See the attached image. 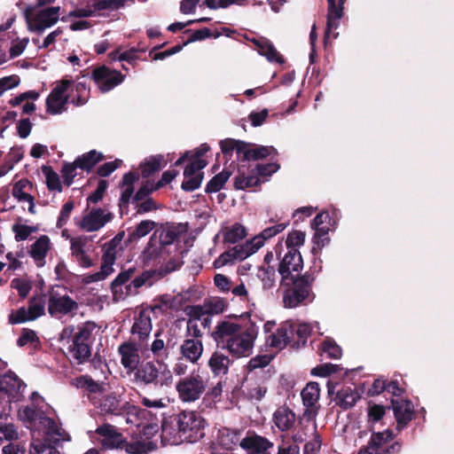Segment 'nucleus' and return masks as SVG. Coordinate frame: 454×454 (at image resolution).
Instances as JSON below:
<instances>
[{
	"label": "nucleus",
	"instance_id": "1",
	"mask_svg": "<svg viewBox=\"0 0 454 454\" xmlns=\"http://www.w3.org/2000/svg\"><path fill=\"white\" fill-rule=\"evenodd\" d=\"M205 419L194 411H183L171 415L161 424V443L179 445L196 442L205 436Z\"/></svg>",
	"mask_w": 454,
	"mask_h": 454
},
{
	"label": "nucleus",
	"instance_id": "2",
	"mask_svg": "<svg viewBox=\"0 0 454 454\" xmlns=\"http://www.w3.org/2000/svg\"><path fill=\"white\" fill-rule=\"evenodd\" d=\"M302 267V258L298 249L288 250L278 265L282 283L287 286H299L301 284L309 286L313 280L309 275L300 277Z\"/></svg>",
	"mask_w": 454,
	"mask_h": 454
},
{
	"label": "nucleus",
	"instance_id": "3",
	"mask_svg": "<svg viewBox=\"0 0 454 454\" xmlns=\"http://www.w3.org/2000/svg\"><path fill=\"white\" fill-rule=\"evenodd\" d=\"M258 330L254 324L242 330L226 341H222V348H224L233 358L247 357L252 355Z\"/></svg>",
	"mask_w": 454,
	"mask_h": 454
},
{
	"label": "nucleus",
	"instance_id": "4",
	"mask_svg": "<svg viewBox=\"0 0 454 454\" xmlns=\"http://www.w3.org/2000/svg\"><path fill=\"white\" fill-rule=\"evenodd\" d=\"M371 438L367 445L360 448L357 454H398L402 450V443L398 441L391 442L395 439L392 430L374 432L372 429Z\"/></svg>",
	"mask_w": 454,
	"mask_h": 454
},
{
	"label": "nucleus",
	"instance_id": "5",
	"mask_svg": "<svg viewBox=\"0 0 454 454\" xmlns=\"http://www.w3.org/2000/svg\"><path fill=\"white\" fill-rule=\"evenodd\" d=\"M99 409L104 415L121 416L124 414H137L140 416L145 411L130 404L129 402H122L121 396L116 393H110L101 399Z\"/></svg>",
	"mask_w": 454,
	"mask_h": 454
},
{
	"label": "nucleus",
	"instance_id": "6",
	"mask_svg": "<svg viewBox=\"0 0 454 454\" xmlns=\"http://www.w3.org/2000/svg\"><path fill=\"white\" fill-rule=\"evenodd\" d=\"M179 398L185 403L194 402L201 396L206 390V384L199 373L182 378L176 385Z\"/></svg>",
	"mask_w": 454,
	"mask_h": 454
},
{
	"label": "nucleus",
	"instance_id": "7",
	"mask_svg": "<svg viewBox=\"0 0 454 454\" xmlns=\"http://www.w3.org/2000/svg\"><path fill=\"white\" fill-rule=\"evenodd\" d=\"M91 236L80 235L69 239L71 255L82 268H90L93 265L90 253L95 250Z\"/></svg>",
	"mask_w": 454,
	"mask_h": 454
},
{
	"label": "nucleus",
	"instance_id": "8",
	"mask_svg": "<svg viewBox=\"0 0 454 454\" xmlns=\"http://www.w3.org/2000/svg\"><path fill=\"white\" fill-rule=\"evenodd\" d=\"M26 387L25 382L12 371L0 374V395L5 396L11 403L23 398Z\"/></svg>",
	"mask_w": 454,
	"mask_h": 454
},
{
	"label": "nucleus",
	"instance_id": "9",
	"mask_svg": "<svg viewBox=\"0 0 454 454\" xmlns=\"http://www.w3.org/2000/svg\"><path fill=\"white\" fill-rule=\"evenodd\" d=\"M72 85V81L61 80L56 83L46 99L47 112L51 114H59L67 110V104L69 99L67 93Z\"/></svg>",
	"mask_w": 454,
	"mask_h": 454
},
{
	"label": "nucleus",
	"instance_id": "10",
	"mask_svg": "<svg viewBox=\"0 0 454 454\" xmlns=\"http://www.w3.org/2000/svg\"><path fill=\"white\" fill-rule=\"evenodd\" d=\"M114 219V214L101 207L91 208L77 223V226L83 231L94 232L102 229Z\"/></svg>",
	"mask_w": 454,
	"mask_h": 454
},
{
	"label": "nucleus",
	"instance_id": "11",
	"mask_svg": "<svg viewBox=\"0 0 454 454\" xmlns=\"http://www.w3.org/2000/svg\"><path fill=\"white\" fill-rule=\"evenodd\" d=\"M59 6L43 9L33 17H27L28 29L32 32L42 33L46 28L56 24L59 19Z\"/></svg>",
	"mask_w": 454,
	"mask_h": 454
},
{
	"label": "nucleus",
	"instance_id": "12",
	"mask_svg": "<svg viewBox=\"0 0 454 454\" xmlns=\"http://www.w3.org/2000/svg\"><path fill=\"white\" fill-rule=\"evenodd\" d=\"M396 421V430L402 431L415 418V410L411 401L408 399H391V405Z\"/></svg>",
	"mask_w": 454,
	"mask_h": 454
},
{
	"label": "nucleus",
	"instance_id": "13",
	"mask_svg": "<svg viewBox=\"0 0 454 454\" xmlns=\"http://www.w3.org/2000/svg\"><path fill=\"white\" fill-rule=\"evenodd\" d=\"M90 335V330L82 328L73 338V343L69 348V351L78 364L85 363L91 356L89 345Z\"/></svg>",
	"mask_w": 454,
	"mask_h": 454
},
{
	"label": "nucleus",
	"instance_id": "14",
	"mask_svg": "<svg viewBox=\"0 0 454 454\" xmlns=\"http://www.w3.org/2000/svg\"><path fill=\"white\" fill-rule=\"evenodd\" d=\"M273 442L269 439L257 434L254 431H248L246 437L239 442L240 448L247 454H270L268 450L273 448Z\"/></svg>",
	"mask_w": 454,
	"mask_h": 454
},
{
	"label": "nucleus",
	"instance_id": "15",
	"mask_svg": "<svg viewBox=\"0 0 454 454\" xmlns=\"http://www.w3.org/2000/svg\"><path fill=\"white\" fill-rule=\"evenodd\" d=\"M206 166L207 162L202 159L192 160L184 171L182 188L189 192L199 188L203 178V173L201 170Z\"/></svg>",
	"mask_w": 454,
	"mask_h": 454
},
{
	"label": "nucleus",
	"instance_id": "16",
	"mask_svg": "<svg viewBox=\"0 0 454 454\" xmlns=\"http://www.w3.org/2000/svg\"><path fill=\"white\" fill-rule=\"evenodd\" d=\"M96 434L102 437L100 443L104 449H123L126 438L117 431L114 426L104 424L96 429Z\"/></svg>",
	"mask_w": 454,
	"mask_h": 454
},
{
	"label": "nucleus",
	"instance_id": "17",
	"mask_svg": "<svg viewBox=\"0 0 454 454\" xmlns=\"http://www.w3.org/2000/svg\"><path fill=\"white\" fill-rule=\"evenodd\" d=\"M92 77L102 91H108L123 81V75L115 70H110L106 67L96 68L92 72Z\"/></svg>",
	"mask_w": 454,
	"mask_h": 454
},
{
	"label": "nucleus",
	"instance_id": "18",
	"mask_svg": "<svg viewBox=\"0 0 454 454\" xmlns=\"http://www.w3.org/2000/svg\"><path fill=\"white\" fill-rule=\"evenodd\" d=\"M292 322L286 320L283 322L274 333H271L267 336L266 343L270 348H274L278 350H282L287 346L292 348Z\"/></svg>",
	"mask_w": 454,
	"mask_h": 454
},
{
	"label": "nucleus",
	"instance_id": "19",
	"mask_svg": "<svg viewBox=\"0 0 454 454\" xmlns=\"http://www.w3.org/2000/svg\"><path fill=\"white\" fill-rule=\"evenodd\" d=\"M244 314L238 317L235 314H230L227 320L218 322L215 331L212 333L214 340L216 342L217 347L222 346V341H226L229 338L235 336L242 331V327L239 324L231 321V318L242 317Z\"/></svg>",
	"mask_w": 454,
	"mask_h": 454
},
{
	"label": "nucleus",
	"instance_id": "20",
	"mask_svg": "<svg viewBox=\"0 0 454 454\" xmlns=\"http://www.w3.org/2000/svg\"><path fill=\"white\" fill-rule=\"evenodd\" d=\"M302 403L306 407L304 417L316 418L318 411L317 402L320 396L319 385L317 382H309L301 392Z\"/></svg>",
	"mask_w": 454,
	"mask_h": 454
},
{
	"label": "nucleus",
	"instance_id": "21",
	"mask_svg": "<svg viewBox=\"0 0 454 454\" xmlns=\"http://www.w3.org/2000/svg\"><path fill=\"white\" fill-rule=\"evenodd\" d=\"M227 351L221 347H217L208 359L207 365L215 377L228 374L230 366L233 364V359L230 358Z\"/></svg>",
	"mask_w": 454,
	"mask_h": 454
},
{
	"label": "nucleus",
	"instance_id": "22",
	"mask_svg": "<svg viewBox=\"0 0 454 454\" xmlns=\"http://www.w3.org/2000/svg\"><path fill=\"white\" fill-rule=\"evenodd\" d=\"M51 249V242L47 235H41L27 248V254L38 268L46 264V257Z\"/></svg>",
	"mask_w": 454,
	"mask_h": 454
},
{
	"label": "nucleus",
	"instance_id": "23",
	"mask_svg": "<svg viewBox=\"0 0 454 454\" xmlns=\"http://www.w3.org/2000/svg\"><path fill=\"white\" fill-rule=\"evenodd\" d=\"M134 377L137 383L143 385H158L159 369L153 362H143L134 371Z\"/></svg>",
	"mask_w": 454,
	"mask_h": 454
},
{
	"label": "nucleus",
	"instance_id": "24",
	"mask_svg": "<svg viewBox=\"0 0 454 454\" xmlns=\"http://www.w3.org/2000/svg\"><path fill=\"white\" fill-rule=\"evenodd\" d=\"M121 363L125 369L134 372L139 364L138 349L134 343L123 342L118 348Z\"/></svg>",
	"mask_w": 454,
	"mask_h": 454
},
{
	"label": "nucleus",
	"instance_id": "25",
	"mask_svg": "<svg viewBox=\"0 0 454 454\" xmlns=\"http://www.w3.org/2000/svg\"><path fill=\"white\" fill-rule=\"evenodd\" d=\"M295 421V413L286 405L279 406L273 414V422L282 432L291 430Z\"/></svg>",
	"mask_w": 454,
	"mask_h": 454
},
{
	"label": "nucleus",
	"instance_id": "26",
	"mask_svg": "<svg viewBox=\"0 0 454 454\" xmlns=\"http://www.w3.org/2000/svg\"><path fill=\"white\" fill-rule=\"evenodd\" d=\"M345 0H327V22L325 36H328L332 29L339 27V21L343 16V4Z\"/></svg>",
	"mask_w": 454,
	"mask_h": 454
},
{
	"label": "nucleus",
	"instance_id": "27",
	"mask_svg": "<svg viewBox=\"0 0 454 454\" xmlns=\"http://www.w3.org/2000/svg\"><path fill=\"white\" fill-rule=\"evenodd\" d=\"M203 349L202 341L199 339H186L180 347L182 356L192 364L198 362Z\"/></svg>",
	"mask_w": 454,
	"mask_h": 454
},
{
	"label": "nucleus",
	"instance_id": "28",
	"mask_svg": "<svg viewBox=\"0 0 454 454\" xmlns=\"http://www.w3.org/2000/svg\"><path fill=\"white\" fill-rule=\"evenodd\" d=\"M49 312H71L78 309L77 303L69 296L53 294L49 299Z\"/></svg>",
	"mask_w": 454,
	"mask_h": 454
},
{
	"label": "nucleus",
	"instance_id": "29",
	"mask_svg": "<svg viewBox=\"0 0 454 454\" xmlns=\"http://www.w3.org/2000/svg\"><path fill=\"white\" fill-rule=\"evenodd\" d=\"M138 176L134 173L125 174L121 182V195L120 198L119 206L121 208L127 207L134 193V184L137 181Z\"/></svg>",
	"mask_w": 454,
	"mask_h": 454
},
{
	"label": "nucleus",
	"instance_id": "30",
	"mask_svg": "<svg viewBox=\"0 0 454 454\" xmlns=\"http://www.w3.org/2000/svg\"><path fill=\"white\" fill-rule=\"evenodd\" d=\"M156 448L157 445L152 441H143L140 438H136L132 442H128L125 439L122 450H124L128 454H148Z\"/></svg>",
	"mask_w": 454,
	"mask_h": 454
},
{
	"label": "nucleus",
	"instance_id": "31",
	"mask_svg": "<svg viewBox=\"0 0 454 454\" xmlns=\"http://www.w3.org/2000/svg\"><path fill=\"white\" fill-rule=\"evenodd\" d=\"M292 348H300L301 347H304L307 343L308 337L311 333L310 326L307 324L296 325L292 323Z\"/></svg>",
	"mask_w": 454,
	"mask_h": 454
},
{
	"label": "nucleus",
	"instance_id": "32",
	"mask_svg": "<svg viewBox=\"0 0 454 454\" xmlns=\"http://www.w3.org/2000/svg\"><path fill=\"white\" fill-rule=\"evenodd\" d=\"M18 414L20 419L31 425L41 423L45 415L38 403H36V405H27L20 408Z\"/></svg>",
	"mask_w": 454,
	"mask_h": 454
},
{
	"label": "nucleus",
	"instance_id": "33",
	"mask_svg": "<svg viewBox=\"0 0 454 454\" xmlns=\"http://www.w3.org/2000/svg\"><path fill=\"white\" fill-rule=\"evenodd\" d=\"M241 431L239 429H231L223 427L219 430V444L225 450H232L235 445L240 442Z\"/></svg>",
	"mask_w": 454,
	"mask_h": 454
},
{
	"label": "nucleus",
	"instance_id": "34",
	"mask_svg": "<svg viewBox=\"0 0 454 454\" xmlns=\"http://www.w3.org/2000/svg\"><path fill=\"white\" fill-rule=\"evenodd\" d=\"M73 385L91 394L103 393L105 391L104 384L94 380L89 375L76 377L73 381Z\"/></svg>",
	"mask_w": 454,
	"mask_h": 454
},
{
	"label": "nucleus",
	"instance_id": "35",
	"mask_svg": "<svg viewBox=\"0 0 454 454\" xmlns=\"http://www.w3.org/2000/svg\"><path fill=\"white\" fill-rule=\"evenodd\" d=\"M309 286H307L306 284H301L299 286H294V290L285 295V306L287 308L296 307L309 295Z\"/></svg>",
	"mask_w": 454,
	"mask_h": 454
},
{
	"label": "nucleus",
	"instance_id": "36",
	"mask_svg": "<svg viewBox=\"0 0 454 454\" xmlns=\"http://www.w3.org/2000/svg\"><path fill=\"white\" fill-rule=\"evenodd\" d=\"M152 330V322L148 314H138L135 317V322L131 327L133 334H138L140 340H145L148 337Z\"/></svg>",
	"mask_w": 454,
	"mask_h": 454
},
{
	"label": "nucleus",
	"instance_id": "37",
	"mask_svg": "<svg viewBox=\"0 0 454 454\" xmlns=\"http://www.w3.org/2000/svg\"><path fill=\"white\" fill-rule=\"evenodd\" d=\"M254 43L256 44L259 53L265 56L268 60L278 63L283 62L282 57L269 40L266 38H261L259 40H254Z\"/></svg>",
	"mask_w": 454,
	"mask_h": 454
},
{
	"label": "nucleus",
	"instance_id": "38",
	"mask_svg": "<svg viewBox=\"0 0 454 454\" xmlns=\"http://www.w3.org/2000/svg\"><path fill=\"white\" fill-rule=\"evenodd\" d=\"M144 254L148 259L160 258L166 260L165 255L169 254V249L160 240L152 237L145 247Z\"/></svg>",
	"mask_w": 454,
	"mask_h": 454
},
{
	"label": "nucleus",
	"instance_id": "39",
	"mask_svg": "<svg viewBox=\"0 0 454 454\" xmlns=\"http://www.w3.org/2000/svg\"><path fill=\"white\" fill-rule=\"evenodd\" d=\"M323 359H339L341 357L342 350L340 347L332 339H326L321 343L318 350Z\"/></svg>",
	"mask_w": 454,
	"mask_h": 454
},
{
	"label": "nucleus",
	"instance_id": "40",
	"mask_svg": "<svg viewBox=\"0 0 454 454\" xmlns=\"http://www.w3.org/2000/svg\"><path fill=\"white\" fill-rule=\"evenodd\" d=\"M359 397L358 393L350 387L342 388L337 393V403L344 410H348L356 404Z\"/></svg>",
	"mask_w": 454,
	"mask_h": 454
},
{
	"label": "nucleus",
	"instance_id": "41",
	"mask_svg": "<svg viewBox=\"0 0 454 454\" xmlns=\"http://www.w3.org/2000/svg\"><path fill=\"white\" fill-rule=\"evenodd\" d=\"M224 242L234 244L246 237V229L240 223L225 227L223 231Z\"/></svg>",
	"mask_w": 454,
	"mask_h": 454
},
{
	"label": "nucleus",
	"instance_id": "42",
	"mask_svg": "<svg viewBox=\"0 0 454 454\" xmlns=\"http://www.w3.org/2000/svg\"><path fill=\"white\" fill-rule=\"evenodd\" d=\"M260 247H257V244L254 241V238L246 244L234 247L231 250H230V254L232 255V258L235 260L242 261L248 257L249 255L254 254Z\"/></svg>",
	"mask_w": 454,
	"mask_h": 454
},
{
	"label": "nucleus",
	"instance_id": "43",
	"mask_svg": "<svg viewBox=\"0 0 454 454\" xmlns=\"http://www.w3.org/2000/svg\"><path fill=\"white\" fill-rule=\"evenodd\" d=\"M184 231L185 228L181 224L166 226L160 232V240L167 247Z\"/></svg>",
	"mask_w": 454,
	"mask_h": 454
},
{
	"label": "nucleus",
	"instance_id": "44",
	"mask_svg": "<svg viewBox=\"0 0 454 454\" xmlns=\"http://www.w3.org/2000/svg\"><path fill=\"white\" fill-rule=\"evenodd\" d=\"M171 254H172V252L169 250V254L165 255L166 260H162L164 265H163L161 270L165 274H168L174 270H176L184 263L182 252H179L176 249H174V254L171 255Z\"/></svg>",
	"mask_w": 454,
	"mask_h": 454
},
{
	"label": "nucleus",
	"instance_id": "45",
	"mask_svg": "<svg viewBox=\"0 0 454 454\" xmlns=\"http://www.w3.org/2000/svg\"><path fill=\"white\" fill-rule=\"evenodd\" d=\"M122 237L123 234L119 233L113 239L103 246L102 260L115 262L117 248L121 245Z\"/></svg>",
	"mask_w": 454,
	"mask_h": 454
},
{
	"label": "nucleus",
	"instance_id": "46",
	"mask_svg": "<svg viewBox=\"0 0 454 454\" xmlns=\"http://www.w3.org/2000/svg\"><path fill=\"white\" fill-rule=\"evenodd\" d=\"M287 225L288 223H283L264 229L259 235L254 237V241L257 244V247H262L266 239L282 232L287 227Z\"/></svg>",
	"mask_w": 454,
	"mask_h": 454
},
{
	"label": "nucleus",
	"instance_id": "47",
	"mask_svg": "<svg viewBox=\"0 0 454 454\" xmlns=\"http://www.w3.org/2000/svg\"><path fill=\"white\" fill-rule=\"evenodd\" d=\"M102 154L98 153L96 150H92L76 160L77 166L85 170L91 169L100 160Z\"/></svg>",
	"mask_w": 454,
	"mask_h": 454
},
{
	"label": "nucleus",
	"instance_id": "48",
	"mask_svg": "<svg viewBox=\"0 0 454 454\" xmlns=\"http://www.w3.org/2000/svg\"><path fill=\"white\" fill-rule=\"evenodd\" d=\"M27 344H31L35 349L41 348V341L35 332L28 328H23L17 340V345L19 347H24Z\"/></svg>",
	"mask_w": 454,
	"mask_h": 454
},
{
	"label": "nucleus",
	"instance_id": "49",
	"mask_svg": "<svg viewBox=\"0 0 454 454\" xmlns=\"http://www.w3.org/2000/svg\"><path fill=\"white\" fill-rule=\"evenodd\" d=\"M260 183L259 177L255 175L253 170V174L245 175L244 173H239L234 179V186L236 189L244 190L248 187H254L258 185Z\"/></svg>",
	"mask_w": 454,
	"mask_h": 454
},
{
	"label": "nucleus",
	"instance_id": "50",
	"mask_svg": "<svg viewBox=\"0 0 454 454\" xmlns=\"http://www.w3.org/2000/svg\"><path fill=\"white\" fill-rule=\"evenodd\" d=\"M175 305L176 300L173 299L170 295L165 294L154 299L148 307V309H150L153 311L157 309L161 311H167L169 309H175Z\"/></svg>",
	"mask_w": 454,
	"mask_h": 454
},
{
	"label": "nucleus",
	"instance_id": "51",
	"mask_svg": "<svg viewBox=\"0 0 454 454\" xmlns=\"http://www.w3.org/2000/svg\"><path fill=\"white\" fill-rule=\"evenodd\" d=\"M96 12L101 11H115L122 7L128 0H92Z\"/></svg>",
	"mask_w": 454,
	"mask_h": 454
},
{
	"label": "nucleus",
	"instance_id": "52",
	"mask_svg": "<svg viewBox=\"0 0 454 454\" xmlns=\"http://www.w3.org/2000/svg\"><path fill=\"white\" fill-rule=\"evenodd\" d=\"M163 161V157L161 155H157L149 158L146 160L142 165V175L145 177L151 176L155 171H158L161 168V163Z\"/></svg>",
	"mask_w": 454,
	"mask_h": 454
},
{
	"label": "nucleus",
	"instance_id": "53",
	"mask_svg": "<svg viewBox=\"0 0 454 454\" xmlns=\"http://www.w3.org/2000/svg\"><path fill=\"white\" fill-rule=\"evenodd\" d=\"M231 173L229 171L223 170L216 176H215L207 184L206 192H218L223 184L230 178Z\"/></svg>",
	"mask_w": 454,
	"mask_h": 454
},
{
	"label": "nucleus",
	"instance_id": "54",
	"mask_svg": "<svg viewBox=\"0 0 454 454\" xmlns=\"http://www.w3.org/2000/svg\"><path fill=\"white\" fill-rule=\"evenodd\" d=\"M274 357L275 355L271 354L257 355L249 360L247 368L249 372H252L259 368H264L270 364V363L274 359Z\"/></svg>",
	"mask_w": 454,
	"mask_h": 454
},
{
	"label": "nucleus",
	"instance_id": "55",
	"mask_svg": "<svg viewBox=\"0 0 454 454\" xmlns=\"http://www.w3.org/2000/svg\"><path fill=\"white\" fill-rule=\"evenodd\" d=\"M12 231L15 234L16 241H22L28 239V237L38 231L35 226H28L26 224L15 223L12 227Z\"/></svg>",
	"mask_w": 454,
	"mask_h": 454
},
{
	"label": "nucleus",
	"instance_id": "56",
	"mask_svg": "<svg viewBox=\"0 0 454 454\" xmlns=\"http://www.w3.org/2000/svg\"><path fill=\"white\" fill-rule=\"evenodd\" d=\"M275 149L272 146L254 145L247 152V160H260L270 155Z\"/></svg>",
	"mask_w": 454,
	"mask_h": 454
},
{
	"label": "nucleus",
	"instance_id": "57",
	"mask_svg": "<svg viewBox=\"0 0 454 454\" xmlns=\"http://www.w3.org/2000/svg\"><path fill=\"white\" fill-rule=\"evenodd\" d=\"M191 317L187 322V333L189 335L192 336L195 339H199L202 336V333L199 327V322L201 321V316H205L206 314H189ZM207 316H211L212 314H207Z\"/></svg>",
	"mask_w": 454,
	"mask_h": 454
},
{
	"label": "nucleus",
	"instance_id": "58",
	"mask_svg": "<svg viewBox=\"0 0 454 454\" xmlns=\"http://www.w3.org/2000/svg\"><path fill=\"white\" fill-rule=\"evenodd\" d=\"M305 233L301 231H291L286 238V244L288 250L298 249L305 241Z\"/></svg>",
	"mask_w": 454,
	"mask_h": 454
},
{
	"label": "nucleus",
	"instance_id": "59",
	"mask_svg": "<svg viewBox=\"0 0 454 454\" xmlns=\"http://www.w3.org/2000/svg\"><path fill=\"white\" fill-rule=\"evenodd\" d=\"M268 389L264 386L254 385L243 391L245 397L249 401H261L266 395Z\"/></svg>",
	"mask_w": 454,
	"mask_h": 454
},
{
	"label": "nucleus",
	"instance_id": "60",
	"mask_svg": "<svg viewBox=\"0 0 454 454\" xmlns=\"http://www.w3.org/2000/svg\"><path fill=\"white\" fill-rule=\"evenodd\" d=\"M341 368L338 364H322L320 365L316 366L311 370V374L313 376L317 377H328L333 373L338 372L340 371Z\"/></svg>",
	"mask_w": 454,
	"mask_h": 454
},
{
	"label": "nucleus",
	"instance_id": "61",
	"mask_svg": "<svg viewBox=\"0 0 454 454\" xmlns=\"http://www.w3.org/2000/svg\"><path fill=\"white\" fill-rule=\"evenodd\" d=\"M12 193L20 202L28 203V212L32 215L35 214L34 198L28 193V191L12 188Z\"/></svg>",
	"mask_w": 454,
	"mask_h": 454
},
{
	"label": "nucleus",
	"instance_id": "62",
	"mask_svg": "<svg viewBox=\"0 0 454 454\" xmlns=\"http://www.w3.org/2000/svg\"><path fill=\"white\" fill-rule=\"evenodd\" d=\"M387 406H384L381 404H372L368 407V422L371 424L377 423L380 421L386 414V410Z\"/></svg>",
	"mask_w": 454,
	"mask_h": 454
},
{
	"label": "nucleus",
	"instance_id": "63",
	"mask_svg": "<svg viewBox=\"0 0 454 454\" xmlns=\"http://www.w3.org/2000/svg\"><path fill=\"white\" fill-rule=\"evenodd\" d=\"M156 223L152 220H144L140 222L136 229L130 234L133 239H140L146 236L154 227Z\"/></svg>",
	"mask_w": 454,
	"mask_h": 454
},
{
	"label": "nucleus",
	"instance_id": "64",
	"mask_svg": "<svg viewBox=\"0 0 454 454\" xmlns=\"http://www.w3.org/2000/svg\"><path fill=\"white\" fill-rule=\"evenodd\" d=\"M11 286L17 290L21 297H26L32 288V284L29 280L25 278H13L11 282Z\"/></svg>",
	"mask_w": 454,
	"mask_h": 454
}]
</instances>
